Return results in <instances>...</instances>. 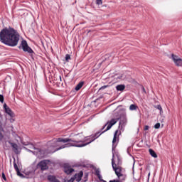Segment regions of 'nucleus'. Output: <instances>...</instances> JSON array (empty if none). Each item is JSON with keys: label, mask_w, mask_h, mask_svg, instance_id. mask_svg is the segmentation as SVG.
I'll list each match as a JSON object with an SVG mask.
<instances>
[{"label": "nucleus", "mask_w": 182, "mask_h": 182, "mask_svg": "<svg viewBox=\"0 0 182 182\" xmlns=\"http://www.w3.org/2000/svg\"><path fill=\"white\" fill-rule=\"evenodd\" d=\"M20 37L18 31L12 27L3 28L0 31V42L11 48L18 46Z\"/></svg>", "instance_id": "nucleus-1"}, {"label": "nucleus", "mask_w": 182, "mask_h": 182, "mask_svg": "<svg viewBox=\"0 0 182 182\" xmlns=\"http://www.w3.org/2000/svg\"><path fill=\"white\" fill-rule=\"evenodd\" d=\"M112 166L117 178L126 174L124 173V171H126L124 168H123L120 166H117V165L116 164V162H114V154H112Z\"/></svg>", "instance_id": "nucleus-2"}, {"label": "nucleus", "mask_w": 182, "mask_h": 182, "mask_svg": "<svg viewBox=\"0 0 182 182\" xmlns=\"http://www.w3.org/2000/svg\"><path fill=\"white\" fill-rule=\"evenodd\" d=\"M69 141H73V143H83V139H77V140H73L69 138H58V139H53L52 141V143H53V144H52L51 146L56 147V143H69Z\"/></svg>", "instance_id": "nucleus-3"}, {"label": "nucleus", "mask_w": 182, "mask_h": 182, "mask_svg": "<svg viewBox=\"0 0 182 182\" xmlns=\"http://www.w3.org/2000/svg\"><path fill=\"white\" fill-rule=\"evenodd\" d=\"M21 47L22 48L23 52H27V53H29L31 56H32L33 53H35V52H33V50H32V48L29 47V46L28 45V42H26V40H23L21 41V46L18 47L19 49H21Z\"/></svg>", "instance_id": "nucleus-4"}, {"label": "nucleus", "mask_w": 182, "mask_h": 182, "mask_svg": "<svg viewBox=\"0 0 182 182\" xmlns=\"http://www.w3.org/2000/svg\"><path fill=\"white\" fill-rule=\"evenodd\" d=\"M82 177H83V171H80L78 173H75L70 179L65 180V182H80L82 181Z\"/></svg>", "instance_id": "nucleus-5"}, {"label": "nucleus", "mask_w": 182, "mask_h": 182, "mask_svg": "<svg viewBox=\"0 0 182 182\" xmlns=\"http://www.w3.org/2000/svg\"><path fill=\"white\" fill-rule=\"evenodd\" d=\"M49 160H43L37 164V168H40L41 171L48 170L49 166H48V164H49Z\"/></svg>", "instance_id": "nucleus-6"}, {"label": "nucleus", "mask_w": 182, "mask_h": 182, "mask_svg": "<svg viewBox=\"0 0 182 182\" xmlns=\"http://www.w3.org/2000/svg\"><path fill=\"white\" fill-rule=\"evenodd\" d=\"M126 114V109H119L117 110H115L113 113L114 119H118V120H120V119L125 116Z\"/></svg>", "instance_id": "nucleus-7"}, {"label": "nucleus", "mask_w": 182, "mask_h": 182, "mask_svg": "<svg viewBox=\"0 0 182 182\" xmlns=\"http://www.w3.org/2000/svg\"><path fill=\"white\" fill-rule=\"evenodd\" d=\"M102 133H104V132H98L95 133V135H92L91 136L92 139L90 142L82 144H77V145H75V147H85V146H87V144H90V143H92V141H95V140H96V139H97Z\"/></svg>", "instance_id": "nucleus-8"}, {"label": "nucleus", "mask_w": 182, "mask_h": 182, "mask_svg": "<svg viewBox=\"0 0 182 182\" xmlns=\"http://www.w3.org/2000/svg\"><path fill=\"white\" fill-rule=\"evenodd\" d=\"M102 133H104V132H98L95 133V135H92L91 136L92 139L90 142L82 144H77V145H75V147H85V146H87V144H90V143H92V141H95V140H96V139H97Z\"/></svg>", "instance_id": "nucleus-9"}, {"label": "nucleus", "mask_w": 182, "mask_h": 182, "mask_svg": "<svg viewBox=\"0 0 182 182\" xmlns=\"http://www.w3.org/2000/svg\"><path fill=\"white\" fill-rule=\"evenodd\" d=\"M171 59L175 63L176 66H182V59L178 57V55L171 54Z\"/></svg>", "instance_id": "nucleus-10"}, {"label": "nucleus", "mask_w": 182, "mask_h": 182, "mask_svg": "<svg viewBox=\"0 0 182 182\" xmlns=\"http://www.w3.org/2000/svg\"><path fill=\"white\" fill-rule=\"evenodd\" d=\"M126 124H127V117H126L125 114V115L120 119L118 129H119V130H123V128L126 126Z\"/></svg>", "instance_id": "nucleus-11"}, {"label": "nucleus", "mask_w": 182, "mask_h": 182, "mask_svg": "<svg viewBox=\"0 0 182 182\" xmlns=\"http://www.w3.org/2000/svg\"><path fill=\"white\" fill-rule=\"evenodd\" d=\"M5 112L9 114V116H10V117H15V114L14 113V112H12V109H11V108H9V107H8V105H6V103L4 104L3 106Z\"/></svg>", "instance_id": "nucleus-12"}, {"label": "nucleus", "mask_w": 182, "mask_h": 182, "mask_svg": "<svg viewBox=\"0 0 182 182\" xmlns=\"http://www.w3.org/2000/svg\"><path fill=\"white\" fill-rule=\"evenodd\" d=\"M75 171V169H73L70 166H69L68 164H64V172L66 174H70Z\"/></svg>", "instance_id": "nucleus-13"}, {"label": "nucleus", "mask_w": 182, "mask_h": 182, "mask_svg": "<svg viewBox=\"0 0 182 182\" xmlns=\"http://www.w3.org/2000/svg\"><path fill=\"white\" fill-rule=\"evenodd\" d=\"M119 133V130L115 131L113 140H112V151L116 149V141H117V134Z\"/></svg>", "instance_id": "nucleus-14"}, {"label": "nucleus", "mask_w": 182, "mask_h": 182, "mask_svg": "<svg viewBox=\"0 0 182 182\" xmlns=\"http://www.w3.org/2000/svg\"><path fill=\"white\" fill-rule=\"evenodd\" d=\"M14 169L16 170V171L17 173V176H18V177H24L23 174H22L21 173V171H19V168L18 167V165L16 164V161L15 159L14 161Z\"/></svg>", "instance_id": "nucleus-15"}, {"label": "nucleus", "mask_w": 182, "mask_h": 182, "mask_svg": "<svg viewBox=\"0 0 182 182\" xmlns=\"http://www.w3.org/2000/svg\"><path fill=\"white\" fill-rule=\"evenodd\" d=\"M47 179H48V181H50V182H60V181H59V179H57V178H56V176H52V175H49V176L47 177Z\"/></svg>", "instance_id": "nucleus-16"}, {"label": "nucleus", "mask_w": 182, "mask_h": 182, "mask_svg": "<svg viewBox=\"0 0 182 182\" xmlns=\"http://www.w3.org/2000/svg\"><path fill=\"white\" fill-rule=\"evenodd\" d=\"M108 125V126H107ZM106 126H107V129L102 132V133H105V132H107V130H110L112 129V127H113V125H111L110 123L107 122L105 126L101 129L102 130H104V129L106 127Z\"/></svg>", "instance_id": "nucleus-17"}, {"label": "nucleus", "mask_w": 182, "mask_h": 182, "mask_svg": "<svg viewBox=\"0 0 182 182\" xmlns=\"http://www.w3.org/2000/svg\"><path fill=\"white\" fill-rule=\"evenodd\" d=\"M127 178V175L126 173H124V175H122L121 176H118L117 180L119 182L126 181V179Z\"/></svg>", "instance_id": "nucleus-18"}, {"label": "nucleus", "mask_w": 182, "mask_h": 182, "mask_svg": "<svg viewBox=\"0 0 182 182\" xmlns=\"http://www.w3.org/2000/svg\"><path fill=\"white\" fill-rule=\"evenodd\" d=\"M116 89L119 92H123V90L126 89V86L124 85H119L116 87Z\"/></svg>", "instance_id": "nucleus-19"}, {"label": "nucleus", "mask_w": 182, "mask_h": 182, "mask_svg": "<svg viewBox=\"0 0 182 182\" xmlns=\"http://www.w3.org/2000/svg\"><path fill=\"white\" fill-rule=\"evenodd\" d=\"M11 145L13 148V151L16 154H18V145L16 144L11 143Z\"/></svg>", "instance_id": "nucleus-20"}, {"label": "nucleus", "mask_w": 182, "mask_h": 182, "mask_svg": "<svg viewBox=\"0 0 182 182\" xmlns=\"http://www.w3.org/2000/svg\"><path fill=\"white\" fill-rule=\"evenodd\" d=\"M149 154H151V156L154 157V159H157V154H156V151H154V150L149 149Z\"/></svg>", "instance_id": "nucleus-21"}, {"label": "nucleus", "mask_w": 182, "mask_h": 182, "mask_svg": "<svg viewBox=\"0 0 182 182\" xmlns=\"http://www.w3.org/2000/svg\"><path fill=\"white\" fill-rule=\"evenodd\" d=\"M83 85L84 82H79L76 87H75V90L77 92L78 90H80V89H82V87H83Z\"/></svg>", "instance_id": "nucleus-22"}, {"label": "nucleus", "mask_w": 182, "mask_h": 182, "mask_svg": "<svg viewBox=\"0 0 182 182\" xmlns=\"http://www.w3.org/2000/svg\"><path fill=\"white\" fill-rule=\"evenodd\" d=\"M117 122H119L118 119L113 118L110 121H108V123H109V124H111L112 126H114V124H116V123H117Z\"/></svg>", "instance_id": "nucleus-23"}, {"label": "nucleus", "mask_w": 182, "mask_h": 182, "mask_svg": "<svg viewBox=\"0 0 182 182\" xmlns=\"http://www.w3.org/2000/svg\"><path fill=\"white\" fill-rule=\"evenodd\" d=\"M95 174L98 177L99 180H100V181H102V175H100V171L99 169H97L95 171Z\"/></svg>", "instance_id": "nucleus-24"}, {"label": "nucleus", "mask_w": 182, "mask_h": 182, "mask_svg": "<svg viewBox=\"0 0 182 182\" xmlns=\"http://www.w3.org/2000/svg\"><path fill=\"white\" fill-rule=\"evenodd\" d=\"M69 146H70V144H66L65 145H63L61 146H60L59 148H57V149L55 150V151H58L59 150H62V149H65V147H69Z\"/></svg>", "instance_id": "nucleus-25"}, {"label": "nucleus", "mask_w": 182, "mask_h": 182, "mask_svg": "<svg viewBox=\"0 0 182 182\" xmlns=\"http://www.w3.org/2000/svg\"><path fill=\"white\" fill-rule=\"evenodd\" d=\"M156 109H158V110L160 111V114H161L163 113V108L161 107V105H159L155 106Z\"/></svg>", "instance_id": "nucleus-26"}, {"label": "nucleus", "mask_w": 182, "mask_h": 182, "mask_svg": "<svg viewBox=\"0 0 182 182\" xmlns=\"http://www.w3.org/2000/svg\"><path fill=\"white\" fill-rule=\"evenodd\" d=\"M117 167H119V166H122V160L120 159V157H119V156H117Z\"/></svg>", "instance_id": "nucleus-27"}, {"label": "nucleus", "mask_w": 182, "mask_h": 182, "mask_svg": "<svg viewBox=\"0 0 182 182\" xmlns=\"http://www.w3.org/2000/svg\"><path fill=\"white\" fill-rule=\"evenodd\" d=\"M136 109H137V106L135 105L132 104L129 106V110H136Z\"/></svg>", "instance_id": "nucleus-28"}, {"label": "nucleus", "mask_w": 182, "mask_h": 182, "mask_svg": "<svg viewBox=\"0 0 182 182\" xmlns=\"http://www.w3.org/2000/svg\"><path fill=\"white\" fill-rule=\"evenodd\" d=\"M88 177H89V175L85 174V175L84 176L83 179H82V182H86V181H87V178H88Z\"/></svg>", "instance_id": "nucleus-29"}, {"label": "nucleus", "mask_w": 182, "mask_h": 182, "mask_svg": "<svg viewBox=\"0 0 182 182\" xmlns=\"http://www.w3.org/2000/svg\"><path fill=\"white\" fill-rule=\"evenodd\" d=\"M65 60H66V62H69V60H70V55L67 54L65 55Z\"/></svg>", "instance_id": "nucleus-30"}, {"label": "nucleus", "mask_w": 182, "mask_h": 182, "mask_svg": "<svg viewBox=\"0 0 182 182\" xmlns=\"http://www.w3.org/2000/svg\"><path fill=\"white\" fill-rule=\"evenodd\" d=\"M4 95H0V102H1V103H4Z\"/></svg>", "instance_id": "nucleus-31"}, {"label": "nucleus", "mask_w": 182, "mask_h": 182, "mask_svg": "<svg viewBox=\"0 0 182 182\" xmlns=\"http://www.w3.org/2000/svg\"><path fill=\"white\" fill-rule=\"evenodd\" d=\"M154 129H160V123H156L154 125Z\"/></svg>", "instance_id": "nucleus-32"}, {"label": "nucleus", "mask_w": 182, "mask_h": 182, "mask_svg": "<svg viewBox=\"0 0 182 182\" xmlns=\"http://www.w3.org/2000/svg\"><path fill=\"white\" fill-rule=\"evenodd\" d=\"M1 176H2V178H4L5 181H6V176H5V173L2 172Z\"/></svg>", "instance_id": "nucleus-33"}, {"label": "nucleus", "mask_w": 182, "mask_h": 182, "mask_svg": "<svg viewBox=\"0 0 182 182\" xmlns=\"http://www.w3.org/2000/svg\"><path fill=\"white\" fill-rule=\"evenodd\" d=\"M96 1H97V2H96L97 5H102V0H96Z\"/></svg>", "instance_id": "nucleus-34"}, {"label": "nucleus", "mask_w": 182, "mask_h": 182, "mask_svg": "<svg viewBox=\"0 0 182 182\" xmlns=\"http://www.w3.org/2000/svg\"><path fill=\"white\" fill-rule=\"evenodd\" d=\"M106 87H109V85H104L100 88V90H103L104 89H106Z\"/></svg>", "instance_id": "nucleus-35"}, {"label": "nucleus", "mask_w": 182, "mask_h": 182, "mask_svg": "<svg viewBox=\"0 0 182 182\" xmlns=\"http://www.w3.org/2000/svg\"><path fill=\"white\" fill-rule=\"evenodd\" d=\"M103 181L106 182V181ZM109 182H119V181H118V179H114V180L109 181Z\"/></svg>", "instance_id": "nucleus-36"}, {"label": "nucleus", "mask_w": 182, "mask_h": 182, "mask_svg": "<svg viewBox=\"0 0 182 182\" xmlns=\"http://www.w3.org/2000/svg\"><path fill=\"white\" fill-rule=\"evenodd\" d=\"M149 129H150V127H149L148 125H146V126L144 127V130H149Z\"/></svg>", "instance_id": "nucleus-37"}, {"label": "nucleus", "mask_w": 182, "mask_h": 182, "mask_svg": "<svg viewBox=\"0 0 182 182\" xmlns=\"http://www.w3.org/2000/svg\"><path fill=\"white\" fill-rule=\"evenodd\" d=\"M4 139V135L2 134V132H0V140H2Z\"/></svg>", "instance_id": "nucleus-38"}, {"label": "nucleus", "mask_w": 182, "mask_h": 182, "mask_svg": "<svg viewBox=\"0 0 182 182\" xmlns=\"http://www.w3.org/2000/svg\"><path fill=\"white\" fill-rule=\"evenodd\" d=\"M142 90L144 93H146V89H144V87H142Z\"/></svg>", "instance_id": "nucleus-39"}, {"label": "nucleus", "mask_w": 182, "mask_h": 182, "mask_svg": "<svg viewBox=\"0 0 182 182\" xmlns=\"http://www.w3.org/2000/svg\"><path fill=\"white\" fill-rule=\"evenodd\" d=\"M0 129H2V122L0 121Z\"/></svg>", "instance_id": "nucleus-40"}, {"label": "nucleus", "mask_w": 182, "mask_h": 182, "mask_svg": "<svg viewBox=\"0 0 182 182\" xmlns=\"http://www.w3.org/2000/svg\"><path fill=\"white\" fill-rule=\"evenodd\" d=\"M149 180H150V178H148L147 182H149Z\"/></svg>", "instance_id": "nucleus-41"}, {"label": "nucleus", "mask_w": 182, "mask_h": 182, "mask_svg": "<svg viewBox=\"0 0 182 182\" xmlns=\"http://www.w3.org/2000/svg\"><path fill=\"white\" fill-rule=\"evenodd\" d=\"M60 80H62V77H60Z\"/></svg>", "instance_id": "nucleus-42"}, {"label": "nucleus", "mask_w": 182, "mask_h": 182, "mask_svg": "<svg viewBox=\"0 0 182 182\" xmlns=\"http://www.w3.org/2000/svg\"><path fill=\"white\" fill-rule=\"evenodd\" d=\"M148 176H149V177H150V173H149V175H148Z\"/></svg>", "instance_id": "nucleus-43"}]
</instances>
